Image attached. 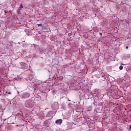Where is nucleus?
I'll return each instance as SVG.
<instances>
[{"mask_svg": "<svg viewBox=\"0 0 131 131\" xmlns=\"http://www.w3.org/2000/svg\"><path fill=\"white\" fill-rule=\"evenodd\" d=\"M19 8H20V9H23V5L22 4V3L20 4V6H19Z\"/></svg>", "mask_w": 131, "mask_h": 131, "instance_id": "20e7f679", "label": "nucleus"}, {"mask_svg": "<svg viewBox=\"0 0 131 131\" xmlns=\"http://www.w3.org/2000/svg\"><path fill=\"white\" fill-rule=\"evenodd\" d=\"M129 128L131 129V125H129Z\"/></svg>", "mask_w": 131, "mask_h": 131, "instance_id": "9d476101", "label": "nucleus"}, {"mask_svg": "<svg viewBox=\"0 0 131 131\" xmlns=\"http://www.w3.org/2000/svg\"><path fill=\"white\" fill-rule=\"evenodd\" d=\"M37 25L38 26H42V24H37Z\"/></svg>", "mask_w": 131, "mask_h": 131, "instance_id": "39448f33", "label": "nucleus"}, {"mask_svg": "<svg viewBox=\"0 0 131 131\" xmlns=\"http://www.w3.org/2000/svg\"><path fill=\"white\" fill-rule=\"evenodd\" d=\"M126 49L127 50V49H128V46L126 47Z\"/></svg>", "mask_w": 131, "mask_h": 131, "instance_id": "1a4fd4ad", "label": "nucleus"}, {"mask_svg": "<svg viewBox=\"0 0 131 131\" xmlns=\"http://www.w3.org/2000/svg\"><path fill=\"white\" fill-rule=\"evenodd\" d=\"M119 69L120 70H122V69H123V67L122 66H120L119 67Z\"/></svg>", "mask_w": 131, "mask_h": 131, "instance_id": "7ed1b4c3", "label": "nucleus"}, {"mask_svg": "<svg viewBox=\"0 0 131 131\" xmlns=\"http://www.w3.org/2000/svg\"><path fill=\"white\" fill-rule=\"evenodd\" d=\"M69 36H71V35H72V33H69L68 34Z\"/></svg>", "mask_w": 131, "mask_h": 131, "instance_id": "423d86ee", "label": "nucleus"}, {"mask_svg": "<svg viewBox=\"0 0 131 131\" xmlns=\"http://www.w3.org/2000/svg\"><path fill=\"white\" fill-rule=\"evenodd\" d=\"M99 34H100V35H103V34H102V33H99Z\"/></svg>", "mask_w": 131, "mask_h": 131, "instance_id": "6e6552de", "label": "nucleus"}, {"mask_svg": "<svg viewBox=\"0 0 131 131\" xmlns=\"http://www.w3.org/2000/svg\"><path fill=\"white\" fill-rule=\"evenodd\" d=\"M62 122H63V120L61 119H57L55 121V123H56V124H57V125H60L62 124Z\"/></svg>", "mask_w": 131, "mask_h": 131, "instance_id": "f257e3e1", "label": "nucleus"}, {"mask_svg": "<svg viewBox=\"0 0 131 131\" xmlns=\"http://www.w3.org/2000/svg\"><path fill=\"white\" fill-rule=\"evenodd\" d=\"M8 94L9 95H12V93H11V92H8Z\"/></svg>", "mask_w": 131, "mask_h": 131, "instance_id": "0eeeda50", "label": "nucleus"}, {"mask_svg": "<svg viewBox=\"0 0 131 131\" xmlns=\"http://www.w3.org/2000/svg\"><path fill=\"white\" fill-rule=\"evenodd\" d=\"M20 9H19V8L17 10V13L18 14H20Z\"/></svg>", "mask_w": 131, "mask_h": 131, "instance_id": "f03ea898", "label": "nucleus"}, {"mask_svg": "<svg viewBox=\"0 0 131 131\" xmlns=\"http://www.w3.org/2000/svg\"><path fill=\"white\" fill-rule=\"evenodd\" d=\"M121 65L122 66V65H123L122 63H121Z\"/></svg>", "mask_w": 131, "mask_h": 131, "instance_id": "9b49d317", "label": "nucleus"}]
</instances>
